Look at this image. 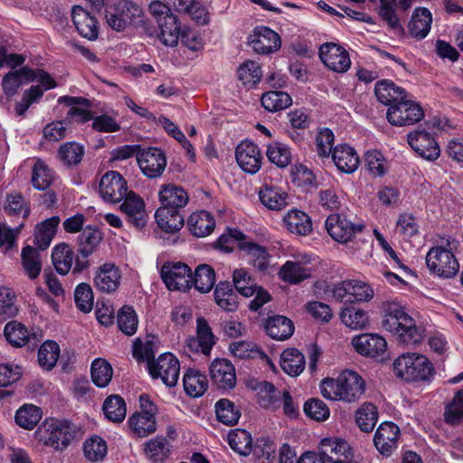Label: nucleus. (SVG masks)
Here are the masks:
<instances>
[{"label": "nucleus", "mask_w": 463, "mask_h": 463, "mask_svg": "<svg viewBox=\"0 0 463 463\" xmlns=\"http://www.w3.org/2000/svg\"><path fill=\"white\" fill-rule=\"evenodd\" d=\"M383 327L392 333L400 345H415L423 339L422 330L414 319L405 312L403 307L395 301L383 304Z\"/></svg>", "instance_id": "f257e3e1"}, {"label": "nucleus", "mask_w": 463, "mask_h": 463, "mask_svg": "<svg viewBox=\"0 0 463 463\" xmlns=\"http://www.w3.org/2000/svg\"><path fill=\"white\" fill-rule=\"evenodd\" d=\"M320 392L331 401L354 402L364 395L365 382L357 373L346 370L335 379H324L320 383Z\"/></svg>", "instance_id": "f03ea898"}, {"label": "nucleus", "mask_w": 463, "mask_h": 463, "mask_svg": "<svg viewBox=\"0 0 463 463\" xmlns=\"http://www.w3.org/2000/svg\"><path fill=\"white\" fill-rule=\"evenodd\" d=\"M77 428L65 420L45 419L34 432L35 439L55 450H63L75 438Z\"/></svg>", "instance_id": "7ed1b4c3"}, {"label": "nucleus", "mask_w": 463, "mask_h": 463, "mask_svg": "<svg viewBox=\"0 0 463 463\" xmlns=\"http://www.w3.org/2000/svg\"><path fill=\"white\" fill-rule=\"evenodd\" d=\"M458 246V241L447 239L442 240L440 245L430 249L426 255L430 271L446 279L454 277L459 270V264L453 252Z\"/></svg>", "instance_id": "20e7f679"}, {"label": "nucleus", "mask_w": 463, "mask_h": 463, "mask_svg": "<svg viewBox=\"0 0 463 463\" xmlns=\"http://www.w3.org/2000/svg\"><path fill=\"white\" fill-rule=\"evenodd\" d=\"M141 6L130 0H117L105 9L107 24L117 32H122L130 25L142 22Z\"/></svg>", "instance_id": "39448f33"}, {"label": "nucleus", "mask_w": 463, "mask_h": 463, "mask_svg": "<svg viewBox=\"0 0 463 463\" xmlns=\"http://www.w3.org/2000/svg\"><path fill=\"white\" fill-rule=\"evenodd\" d=\"M396 375L407 382L427 380L433 372L432 364L421 354L408 353L397 357L393 362Z\"/></svg>", "instance_id": "423d86ee"}, {"label": "nucleus", "mask_w": 463, "mask_h": 463, "mask_svg": "<svg viewBox=\"0 0 463 463\" xmlns=\"http://www.w3.org/2000/svg\"><path fill=\"white\" fill-rule=\"evenodd\" d=\"M386 117L393 126H411L424 118V111L419 103L405 99L403 96L388 108Z\"/></svg>", "instance_id": "0eeeda50"}, {"label": "nucleus", "mask_w": 463, "mask_h": 463, "mask_svg": "<svg viewBox=\"0 0 463 463\" xmlns=\"http://www.w3.org/2000/svg\"><path fill=\"white\" fill-rule=\"evenodd\" d=\"M102 240V233L95 226L85 227L78 237V252L72 268L73 273H81L87 269L90 262L88 258L97 250Z\"/></svg>", "instance_id": "6e6552de"}, {"label": "nucleus", "mask_w": 463, "mask_h": 463, "mask_svg": "<svg viewBox=\"0 0 463 463\" xmlns=\"http://www.w3.org/2000/svg\"><path fill=\"white\" fill-rule=\"evenodd\" d=\"M353 458V449L344 439H323L317 459L323 463H358Z\"/></svg>", "instance_id": "1a4fd4ad"}, {"label": "nucleus", "mask_w": 463, "mask_h": 463, "mask_svg": "<svg viewBox=\"0 0 463 463\" xmlns=\"http://www.w3.org/2000/svg\"><path fill=\"white\" fill-rule=\"evenodd\" d=\"M332 293L337 301L345 303L369 301L373 297L371 287L359 280L341 281L334 286Z\"/></svg>", "instance_id": "9d476101"}, {"label": "nucleus", "mask_w": 463, "mask_h": 463, "mask_svg": "<svg viewBox=\"0 0 463 463\" xmlns=\"http://www.w3.org/2000/svg\"><path fill=\"white\" fill-rule=\"evenodd\" d=\"M149 373L153 378L160 377L162 382L169 387L177 383L180 374V364L177 358L170 354H161L156 361L148 362Z\"/></svg>", "instance_id": "9b49d317"}, {"label": "nucleus", "mask_w": 463, "mask_h": 463, "mask_svg": "<svg viewBox=\"0 0 463 463\" xmlns=\"http://www.w3.org/2000/svg\"><path fill=\"white\" fill-rule=\"evenodd\" d=\"M99 192L101 198L110 203H119L129 194L126 179L117 171H109L102 175Z\"/></svg>", "instance_id": "f8f14e48"}, {"label": "nucleus", "mask_w": 463, "mask_h": 463, "mask_svg": "<svg viewBox=\"0 0 463 463\" xmlns=\"http://www.w3.org/2000/svg\"><path fill=\"white\" fill-rule=\"evenodd\" d=\"M364 228V223H354L340 214H331L326 220V229L328 234L340 243L351 241L355 234L362 232Z\"/></svg>", "instance_id": "ddd939ff"}, {"label": "nucleus", "mask_w": 463, "mask_h": 463, "mask_svg": "<svg viewBox=\"0 0 463 463\" xmlns=\"http://www.w3.org/2000/svg\"><path fill=\"white\" fill-rule=\"evenodd\" d=\"M161 278L170 290L186 291L192 287V270L183 262L164 264Z\"/></svg>", "instance_id": "4468645a"}, {"label": "nucleus", "mask_w": 463, "mask_h": 463, "mask_svg": "<svg viewBox=\"0 0 463 463\" xmlns=\"http://www.w3.org/2000/svg\"><path fill=\"white\" fill-rule=\"evenodd\" d=\"M213 384L220 391L232 390L237 382L234 365L225 358L214 359L209 367Z\"/></svg>", "instance_id": "2eb2a0df"}, {"label": "nucleus", "mask_w": 463, "mask_h": 463, "mask_svg": "<svg viewBox=\"0 0 463 463\" xmlns=\"http://www.w3.org/2000/svg\"><path fill=\"white\" fill-rule=\"evenodd\" d=\"M137 160L144 175L149 178L160 176L166 166L165 153L157 147L142 148L137 154Z\"/></svg>", "instance_id": "dca6fc26"}, {"label": "nucleus", "mask_w": 463, "mask_h": 463, "mask_svg": "<svg viewBox=\"0 0 463 463\" xmlns=\"http://www.w3.org/2000/svg\"><path fill=\"white\" fill-rule=\"evenodd\" d=\"M408 143L422 158L434 161L440 155V148L434 137L425 129H415L408 134Z\"/></svg>", "instance_id": "f3484780"}, {"label": "nucleus", "mask_w": 463, "mask_h": 463, "mask_svg": "<svg viewBox=\"0 0 463 463\" xmlns=\"http://www.w3.org/2000/svg\"><path fill=\"white\" fill-rule=\"evenodd\" d=\"M319 56L323 63L334 71L345 72L350 68L351 61L347 51L335 43L322 44Z\"/></svg>", "instance_id": "a211bd4d"}, {"label": "nucleus", "mask_w": 463, "mask_h": 463, "mask_svg": "<svg viewBox=\"0 0 463 463\" xmlns=\"http://www.w3.org/2000/svg\"><path fill=\"white\" fill-rule=\"evenodd\" d=\"M249 43L255 52L269 54L280 48L281 41L279 35L266 26H260L254 30L249 37Z\"/></svg>", "instance_id": "6ab92c4d"}, {"label": "nucleus", "mask_w": 463, "mask_h": 463, "mask_svg": "<svg viewBox=\"0 0 463 463\" xmlns=\"http://www.w3.org/2000/svg\"><path fill=\"white\" fill-rule=\"evenodd\" d=\"M235 157L240 167L246 173L255 174L260 168L262 156L260 148L252 142L245 140L239 144Z\"/></svg>", "instance_id": "aec40b11"}, {"label": "nucleus", "mask_w": 463, "mask_h": 463, "mask_svg": "<svg viewBox=\"0 0 463 463\" xmlns=\"http://www.w3.org/2000/svg\"><path fill=\"white\" fill-rule=\"evenodd\" d=\"M309 256H303L301 260H288L279 269V278L289 284H298L311 278L313 269L305 266L310 263Z\"/></svg>", "instance_id": "412c9836"}, {"label": "nucleus", "mask_w": 463, "mask_h": 463, "mask_svg": "<svg viewBox=\"0 0 463 463\" xmlns=\"http://www.w3.org/2000/svg\"><path fill=\"white\" fill-rule=\"evenodd\" d=\"M352 345L360 354L375 357L385 352L387 343L377 334H363L352 339Z\"/></svg>", "instance_id": "4be33fe9"}, {"label": "nucleus", "mask_w": 463, "mask_h": 463, "mask_svg": "<svg viewBox=\"0 0 463 463\" xmlns=\"http://www.w3.org/2000/svg\"><path fill=\"white\" fill-rule=\"evenodd\" d=\"M71 19L78 33L84 38L93 41L98 38L99 25L97 19L90 12L76 5L71 10Z\"/></svg>", "instance_id": "5701e85b"}, {"label": "nucleus", "mask_w": 463, "mask_h": 463, "mask_svg": "<svg viewBox=\"0 0 463 463\" xmlns=\"http://www.w3.org/2000/svg\"><path fill=\"white\" fill-rule=\"evenodd\" d=\"M399 435L400 430L394 423H382L374 434L375 448L381 454L390 455L397 446Z\"/></svg>", "instance_id": "b1692460"}, {"label": "nucleus", "mask_w": 463, "mask_h": 463, "mask_svg": "<svg viewBox=\"0 0 463 463\" xmlns=\"http://www.w3.org/2000/svg\"><path fill=\"white\" fill-rule=\"evenodd\" d=\"M120 210L127 215L129 222L137 228H142L146 224L145 203L142 198L134 192L125 196V201L120 205Z\"/></svg>", "instance_id": "393cba45"}, {"label": "nucleus", "mask_w": 463, "mask_h": 463, "mask_svg": "<svg viewBox=\"0 0 463 463\" xmlns=\"http://www.w3.org/2000/svg\"><path fill=\"white\" fill-rule=\"evenodd\" d=\"M118 269L112 263H105L96 272L94 285L101 292L112 293L117 290L120 282Z\"/></svg>", "instance_id": "a878e982"}, {"label": "nucleus", "mask_w": 463, "mask_h": 463, "mask_svg": "<svg viewBox=\"0 0 463 463\" xmlns=\"http://www.w3.org/2000/svg\"><path fill=\"white\" fill-rule=\"evenodd\" d=\"M332 158L338 170L346 174L354 172L359 165L356 152L346 145L335 146L332 152Z\"/></svg>", "instance_id": "bb28decb"}, {"label": "nucleus", "mask_w": 463, "mask_h": 463, "mask_svg": "<svg viewBox=\"0 0 463 463\" xmlns=\"http://www.w3.org/2000/svg\"><path fill=\"white\" fill-rule=\"evenodd\" d=\"M432 15L429 9L418 7L413 11L409 23V33L417 40L424 39L430 33Z\"/></svg>", "instance_id": "cd10ccee"}, {"label": "nucleus", "mask_w": 463, "mask_h": 463, "mask_svg": "<svg viewBox=\"0 0 463 463\" xmlns=\"http://www.w3.org/2000/svg\"><path fill=\"white\" fill-rule=\"evenodd\" d=\"M283 222L291 232L300 236H307L312 232L311 218L304 212L293 209L284 216Z\"/></svg>", "instance_id": "c85d7f7f"}, {"label": "nucleus", "mask_w": 463, "mask_h": 463, "mask_svg": "<svg viewBox=\"0 0 463 463\" xmlns=\"http://www.w3.org/2000/svg\"><path fill=\"white\" fill-rule=\"evenodd\" d=\"M187 226L194 236L203 238L213 232L215 220L207 211L195 212L190 215Z\"/></svg>", "instance_id": "c756f323"}, {"label": "nucleus", "mask_w": 463, "mask_h": 463, "mask_svg": "<svg viewBox=\"0 0 463 463\" xmlns=\"http://www.w3.org/2000/svg\"><path fill=\"white\" fill-rule=\"evenodd\" d=\"M261 203L269 210L280 211L288 205V194L279 188L265 184L259 192Z\"/></svg>", "instance_id": "7c9ffc66"}, {"label": "nucleus", "mask_w": 463, "mask_h": 463, "mask_svg": "<svg viewBox=\"0 0 463 463\" xmlns=\"http://www.w3.org/2000/svg\"><path fill=\"white\" fill-rule=\"evenodd\" d=\"M159 199L162 206L160 208H169L178 210L184 207L189 197L187 193L179 186L165 185L159 192Z\"/></svg>", "instance_id": "2f4dec72"}, {"label": "nucleus", "mask_w": 463, "mask_h": 463, "mask_svg": "<svg viewBox=\"0 0 463 463\" xmlns=\"http://www.w3.org/2000/svg\"><path fill=\"white\" fill-rule=\"evenodd\" d=\"M155 218L157 225L167 233L179 232L184 223V219L179 211L169 208H158Z\"/></svg>", "instance_id": "473e14b6"}, {"label": "nucleus", "mask_w": 463, "mask_h": 463, "mask_svg": "<svg viewBox=\"0 0 463 463\" xmlns=\"http://www.w3.org/2000/svg\"><path fill=\"white\" fill-rule=\"evenodd\" d=\"M266 332L273 339L283 341L294 333L293 322L284 316L269 317L266 323Z\"/></svg>", "instance_id": "72a5a7b5"}, {"label": "nucleus", "mask_w": 463, "mask_h": 463, "mask_svg": "<svg viewBox=\"0 0 463 463\" xmlns=\"http://www.w3.org/2000/svg\"><path fill=\"white\" fill-rule=\"evenodd\" d=\"M5 335L11 345L17 347L30 343L34 345L38 341L35 334L30 335L27 329L16 321H11L5 325Z\"/></svg>", "instance_id": "f704fd0d"}, {"label": "nucleus", "mask_w": 463, "mask_h": 463, "mask_svg": "<svg viewBox=\"0 0 463 463\" xmlns=\"http://www.w3.org/2000/svg\"><path fill=\"white\" fill-rule=\"evenodd\" d=\"M74 250L66 243L56 245L52 249V260L55 269L61 275H66L75 262Z\"/></svg>", "instance_id": "c9c22d12"}, {"label": "nucleus", "mask_w": 463, "mask_h": 463, "mask_svg": "<svg viewBox=\"0 0 463 463\" xmlns=\"http://www.w3.org/2000/svg\"><path fill=\"white\" fill-rule=\"evenodd\" d=\"M237 294L228 281L219 282L214 289V301L218 307L227 312H234L238 307Z\"/></svg>", "instance_id": "e433bc0d"}, {"label": "nucleus", "mask_w": 463, "mask_h": 463, "mask_svg": "<svg viewBox=\"0 0 463 463\" xmlns=\"http://www.w3.org/2000/svg\"><path fill=\"white\" fill-rule=\"evenodd\" d=\"M157 24L160 28V41L165 46H176L182 30L177 16L175 14L166 16Z\"/></svg>", "instance_id": "4c0bfd02"}, {"label": "nucleus", "mask_w": 463, "mask_h": 463, "mask_svg": "<svg viewBox=\"0 0 463 463\" xmlns=\"http://www.w3.org/2000/svg\"><path fill=\"white\" fill-rule=\"evenodd\" d=\"M258 391L259 403L261 407L277 410L281 406L282 392L278 390L271 383L261 382L255 388Z\"/></svg>", "instance_id": "58836bf2"}, {"label": "nucleus", "mask_w": 463, "mask_h": 463, "mask_svg": "<svg viewBox=\"0 0 463 463\" xmlns=\"http://www.w3.org/2000/svg\"><path fill=\"white\" fill-rule=\"evenodd\" d=\"M183 383L185 392L191 397H200L208 389L206 376L193 369L188 370L184 373Z\"/></svg>", "instance_id": "ea45409f"}, {"label": "nucleus", "mask_w": 463, "mask_h": 463, "mask_svg": "<svg viewBox=\"0 0 463 463\" xmlns=\"http://www.w3.org/2000/svg\"><path fill=\"white\" fill-rule=\"evenodd\" d=\"M280 365L286 373L297 376L305 368L304 355L298 349L288 348L281 354Z\"/></svg>", "instance_id": "a19ab883"}, {"label": "nucleus", "mask_w": 463, "mask_h": 463, "mask_svg": "<svg viewBox=\"0 0 463 463\" xmlns=\"http://www.w3.org/2000/svg\"><path fill=\"white\" fill-rule=\"evenodd\" d=\"M374 93L377 99L389 107L398 102L404 96V90L395 86L392 81L382 80L376 83Z\"/></svg>", "instance_id": "79ce46f5"}, {"label": "nucleus", "mask_w": 463, "mask_h": 463, "mask_svg": "<svg viewBox=\"0 0 463 463\" xmlns=\"http://www.w3.org/2000/svg\"><path fill=\"white\" fill-rule=\"evenodd\" d=\"M60 222L57 216L51 217L40 223L35 230V244L40 250L47 249L56 233V228Z\"/></svg>", "instance_id": "37998d69"}, {"label": "nucleus", "mask_w": 463, "mask_h": 463, "mask_svg": "<svg viewBox=\"0 0 463 463\" xmlns=\"http://www.w3.org/2000/svg\"><path fill=\"white\" fill-rule=\"evenodd\" d=\"M215 284V272L214 269L207 265L201 264L195 270L194 276L192 275V286L201 293L209 292Z\"/></svg>", "instance_id": "c03bdc74"}, {"label": "nucleus", "mask_w": 463, "mask_h": 463, "mask_svg": "<svg viewBox=\"0 0 463 463\" xmlns=\"http://www.w3.org/2000/svg\"><path fill=\"white\" fill-rule=\"evenodd\" d=\"M128 425L132 431L139 438L147 437L156 430V417L134 413L128 419Z\"/></svg>", "instance_id": "a18cd8bd"}, {"label": "nucleus", "mask_w": 463, "mask_h": 463, "mask_svg": "<svg viewBox=\"0 0 463 463\" xmlns=\"http://www.w3.org/2000/svg\"><path fill=\"white\" fill-rule=\"evenodd\" d=\"M378 420L377 408L371 402H364L355 412V421L364 432H371Z\"/></svg>", "instance_id": "49530a36"}, {"label": "nucleus", "mask_w": 463, "mask_h": 463, "mask_svg": "<svg viewBox=\"0 0 463 463\" xmlns=\"http://www.w3.org/2000/svg\"><path fill=\"white\" fill-rule=\"evenodd\" d=\"M42 410L33 404L23 405L15 413V422L25 430L33 429L42 419Z\"/></svg>", "instance_id": "de8ad7c7"}, {"label": "nucleus", "mask_w": 463, "mask_h": 463, "mask_svg": "<svg viewBox=\"0 0 463 463\" xmlns=\"http://www.w3.org/2000/svg\"><path fill=\"white\" fill-rule=\"evenodd\" d=\"M103 411L108 420L121 422L127 413L125 401L118 395H111L105 400Z\"/></svg>", "instance_id": "09e8293b"}, {"label": "nucleus", "mask_w": 463, "mask_h": 463, "mask_svg": "<svg viewBox=\"0 0 463 463\" xmlns=\"http://www.w3.org/2000/svg\"><path fill=\"white\" fill-rule=\"evenodd\" d=\"M215 413L219 421L225 425H234L241 417L240 410L228 399H221L215 404Z\"/></svg>", "instance_id": "8fccbe9b"}, {"label": "nucleus", "mask_w": 463, "mask_h": 463, "mask_svg": "<svg viewBox=\"0 0 463 463\" xmlns=\"http://www.w3.org/2000/svg\"><path fill=\"white\" fill-rule=\"evenodd\" d=\"M342 322L351 329L362 330L369 324L367 314L355 307H345L340 313Z\"/></svg>", "instance_id": "3c124183"}, {"label": "nucleus", "mask_w": 463, "mask_h": 463, "mask_svg": "<svg viewBox=\"0 0 463 463\" xmlns=\"http://www.w3.org/2000/svg\"><path fill=\"white\" fill-rule=\"evenodd\" d=\"M292 103L291 97L283 91H268L261 97V104L268 111H279L287 109Z\"/></svg>", "instance_id": "603ef678"}, {"label": "nucleus", "mask_w": 463, "mask_h": 463, "mask_svg": "<svg viewBox=\"0 0 463 463\" xmlns=\"http://www.w3.org/2000/svg\"><path fill=\"white\" fill-rule=\"evenodd\" d=\"M83 452L85 458L90 461H101L108 453L107 442L99 436H93L85 440Z\"/></svg>", "instance_id": "864d4df0"}, {"label": "nucleus", "mask_w": 463, "mask_h": 463, "mask_svg": "<svg viewBox=\"0 0 463 463\" xmlns=\"http://www.w3.org/2000/svg\"><path fill=\"white\" fill-rule=\"evenodd\" d=\"M22 263L31 279H36L42 270L39 251L32 246H26L22 250Z\"/></svg>", "instance_id": "5fc2aeb1"}, {"label": "nucleus", "mask_w": 463, "mask_h": 463, "mask_svg": "<svg viewBox=\"0 0 463 463\" xmlns=\"http://www.w3.org/2000/svg\"><path fill=\"white\" fill-rule=\"evenodd\" d=\"M169 452L170 445L165 437H156L145 444L146 456L154 462L163 461Z\"/></svg>", "instance_id": "6e6d98bb"}, {"label": "nucleus", "mask_w": 463, "mask_h": 463, "mask_svg": "<svg viewBox=\"0 0 463 463\" xmlns=\"http://www.w3.org/2000/svg\"><path fill=\"white\" fill-rule=\"evenodd\" d=\"M397 0H380L379 15L388 26L398 33L404 32L395 11Z\"/></svg>", "instance_id": "4d7b16f0"}, {"label": "nucleus", "mask_w": 463, "mask_h": 463, "mask_svg": "<svg viewBox=\"0 0 463 463\" xmlns=\"http://www.w3.org/2000/svg\"><path fill=\"white\" fill-rule=\"evenodd\" d=\"M60 356L59 345L54 341L44 342L38 351V362L45 370H52Z\"/></svg>", "instance_id": "13d9d810"}, {"label": "nucleus", "mask_w": 463, "mask_h": 463, "mask_svg": "<svg viewBox=\"0 0 463 463\" xmlns=\"http://www.w3.org/2000/svg\"><path fill=\"white\" fill-rule=\"evenodd\" d=\"M241 250L247 252L249 262L260 270H265L269 266V254L263 247L253 242H243Z\"/></svg>", "instance_id": "bf43d9fd"}, {"label": "nucleus", "mask_w": 463, "mask_h": 463, "mask_svg": "<svg viewBox=\"0 0 463 463\" xmlns=\"http://www.w3.org/2000/svg\"><path fill=\"white\" fill-rule=\"evenodd\" d=\"M230 447L241 455H249L252 450V439L250 432L235 430L228 434Z\"/></svg>", "instance_id": "052dcab7"}, {"label": "nucleus", "mask_w": 463, "mask_h": 463, "mask_svg": "<svg viewBox=\"0 0 463 463\" xmlns=\"http://www.w3.org/2000/svg\"><path fill=\"white\" fill-rule=\"evenodd\" d=\"M238 79L241 83L248 87H253L261 79V70L259 63L253 61H246L237 71Z\"/></svg>", "instance_id": "680f3d73"}, {"label": "nucleus", "mask_w": 463, "mask_h": 463, "mask_svg": "<svg viewBox=\"0 0 463 463\" xmlns=\"http://www.w3.org/2000/svg\"><path fill=\"white\" fill-rule=\"evenodd\" d=\"M229 350L240 359L261 357L269 360L268 356L260 351L256 344L250 341H237L230 344Z\"/></svg>", "instance_id": "e2e57ef3"}, {"label": "nucleus", "mask_w": 463, "mask_h": 463, "mask_svg": "<svg viewBox=\"0 0 463 463\" xmlns=\"http://www.w3.org/2000/svg\"><path fill=\"white\" fill-rule=\"evenodd\" d=\"M53 179L52 169L42 160L37 159L32 174V183L34 188L38 190L47 189Z\"/></svg>", "instance_id": "0e129e2a"}, {"label": "nucleus", "mask_w": 463, "mask_h": 463, "mask_svg": "<svg viewBox=\"0 0 463 463\" xmlns=\"http://www.w3.org/2000/svg\"><path fill=\"white\" fill-rule=\"evenodd\" d=\"M233 285L236 290L244 297H251L256 289L257 283L252 279L247 270L244 269H237L233 271Z\"/></svg>", "instance_id": "69168bd1"}, {"label": "nucleus", "mask_w": 463, "mask_h": 463, "mask_svg": "<svg viewBox=\"0 0 463 463\" xmlns=\"http://www.w3.org/2000/svg\"><path fill=\"white\" fill-rule=\"evenodd\" d=\"M443 416L449 425H457L463 420V391H458L447 404Z\"/></svg>", "instance_id": "338daca9"}, {"label": "nucleus", "mask_w": 463, "mask_h": 463, "mask_svg": "<svg viewBox=\"0 0 463 463\" xmlns=\"http://www.w3.org/2000/svg\"><path fill=\"white\" fill-rule=\"evenodd\" d=\"M266 155L272 164L281 168L288 165L291 161V152L289 148L279 142L269 145Z\"/></svg>", "instance_id": "774afa93"}]
</instances>
